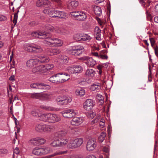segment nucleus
<instances>
[{
	"label": "nucleus",
	"mask_w": 158,
	"mask_h": 158,
	"mask_svg": "<svg viewBox=\"0 0 158 158\" xmlns=\"http://www.w3.org/2000/svg\"><path fill=\"white\" fill-rule=\"evenodd\" d=\"M99 56V58H100L102 59H107L108 58V56L106 55L100 54Z\"/></svg>",
	"instance_id": "680f3d73"
},
{
	"label": "nucleus",
	"mask_w": 158,
	"mask_h": 158,
	"mask_svg": "<svg viewBox=\"0 0 158 158\" xmlns=\"http://www.w3.org/2000/svg\"><path fill=\"white\" fill-rule=\"evenodd\" d=\"M79 2L75 0L71 1L68 3L67 7L69 9H73L76 8L78 6Z\"/></svg>",
	"instance_id": "6ab92c4d"
},
{
	"label": "nucleus",
	"mask_w": 158,
	"mask_h": 158,
	"mask_svg": "<svg viewBox=\"0 0 158 158\" xmlns=\"http://www.w3.org/2000/svg\"><path fill=\"white\" fill-rule=\"evenodd\" d=\"M41 93H32L30 94V97L33 98L41 100Z\"/></svg>",
	"instance_id": "4c0bfd02"
},
{
	"label": "nucleus",
	"mask_w": 158,
	"mask_h": 158,
	"mask_svg": "<svg viewBox=\"0 0 158 158\" xmlns=\"http://www.w3.org/2000/svg\"><path fill=\"white\" fill-rule=\"evenodd\" d=\"M61 118L60 116L57 114H49V123H54L60 121Z\"/></svg>",
	"instance_id": "9b49d317"
},
{
	"label": "nucleus",
	"mask_w": 158,
	"mask_h": 158,
	"mask_svg": "<svg viewBox=\"0 0 158 158\" xmlns=\"http://www.w3.org/2000/svg\"><path fill=\"white\" fill-rule=\"evenodd\" d=\"M149 71H150V73H149L148 76V81L150 82L152 81V77H151V72L150 70V66H149Z\"/></svg>",
	"instance_id": "0e129e2a"
},
{
	"label": "nucleus",
	"mask_w": 158,
	"mask_h": 158,
	"mask_svg": "<svg viewBox=\"0 0 158 158\" xmlns=\"http://www.w3.org/2000/svg\"><path fill=\"white\" fill-rule=\"evenodd\" d=\"M101 88V84L97 83L94 84L92 85L90 87V89L93 91H98Z\"/></svg>",
	"instance_id": "c85d7f7f"
},
{
	"label": "nucleus",
	"mask_w": 158,
	"mask_h": 158,
	"mask_svg": "<svg viewBox=\"0 0 158 158\" xmlns=\"http://www.w3.org/2000/svg\"><path fill=\"white\" fill-rule=\"evenodd\" d=\"M82 34H75L73 36L74 39L76 41H82Z\"/></svg>",
	"instance_id": "58836bf2"
},
{
	"label": "nucleus",
	"mask_w": 158,
	"mask_h": 158,
	"mask_svg": "<svg viewBox=\"0 0 158 158\" xmlns=\"http://www.w3.org/2000/svg\"><path fill=\"white\" fill-rule=\"evenodd\" d=\"M82 122L83 120L82 118L75 117L73 118L71 121V123L72 125L78 126Z\"/></svg>",
	"instance_id": "a211bd4d"
},
{
	"label": "nucleus",
	"mask_w": 158,
	"mask_h": 158,
	"mask_svg": "<svg viewBox=\"0 0 158 158\" xmlns=\"http://www.w3.org/2000/svg\"><path fill=\"white\" fill-rule=\"evenodd\" d=\"M87 16L85 13L83 12L80 11L77 20L80 21H83L85 20Z\"/></svg>",
	"instance_id": "bb28decb"
},
{
	"label": "nucleus",
	"mask_w": 158,
	"mask_h": 158,
	"mask_svg": "<svg viewBox=\"0 0 158 158\" xmlns=\"http://www.w3.org/2000/svg\"><path fill=\"white\" fill-rule=\"evenodd\" d=\"M75 73L81 72L82 71V68L80 65L74 66Z\"/></svg>",
	"instance_id": "ea45409f"
},
{
	"label": "nucleus",
	"mask_w": 158,
	"mask_h": 158,
	"mask_svg": "<svg viewBox=\"0 0 158 158\" xmlns=\"http://www.w3.org/2000/svg\"><path fill=\"white\" fill-rule=\"evenodd\" d=\"M60 74V83L65 82L69 79V77L68 74H63L62 73Z\"/></svg>",
	"instance_id": "5701e85b"
},
{
	"label": "nucleus",
	"mask_w": 158,
	"mask_h": 158,
	"mask_svg": "<svg viewBox=\"0 0 158 158\" xmlns=\"http://www.w3.org/2000/svg\"><path fill=\"white\" fill-rule=\"evenodd\" d=\"M83 139L81 138H76L72 139L67 145V147L71 149H74L79 147L83 143Z\"/></svg>",
	"instance_id": "7ed1b4c3"
},
{
	"label": "nucleus",
	"mask_w": 158,
	"mask_h": 158,
	"mask_svg": "<svg viewBox=\"0 0 158 158\" xmlns=\"http://www.w3.org/2000/svg\"><path fill=\"white\" fill-rule=\"evenodd\" d=\"M149 40L150 41L151 46L153 48L154 47V46L155 43V40L153 38H150Z\"/></svg>",
	"instance_id": "6e6d98bb"
},
{
	"label": "nucleus",
	"mask_w": 158,
	"mask_h": 158,
	"mask_svg": "<svg viewBox=\"0 0 158 158\" xmlns=\"http://www.w3.org/2000/svg\"><path fill=\"white\" fill-rule=\"evenodd\" d=\"M41 100H44L50 98L51 96L49 94L46 93H41Z\"/></svg>",
	"instance_id": "e433bc0d"
},
{
	"label": "nucleus",
	"mask_w": 158,
	"mask_h": 158,
	"mask_svg": "<svg viewBox=\"0 0 158 158\" xmlns=\"http://www.w3.org/2000/svg\"><path fill=\"white\" fill-rule=\"evenodd\" d=\"M82 41H86L91 40V37L88 35L85 34L82 35Z\"/></svg>",
	"instance_id": "a18cd8bd"
},
{
	"label": "nucleus",
	"mask_w": 158,
	"mask_h": 158,
	"mask_svg": "<svg viewBox=\"0 0 158 158\" xmlns=\"http://www.w3.org/2000/svg\"><path fill=\"white\" fill-rule=\"evenodd\" d=\"M30 86L32 88L43 90L48 89L50 88V87L49 85L41 83L32 84Z\"/></svg>",
	"instance_id": "0eeeda50"
},
{
	"label": "nucleus",
	"mask_w": 158,
	"mask_h": 158,
	"mask_svg": "<svg viewBox=\"0 0 158 158\" xmlns=\"http://www.w3.org/2000/svg\"><path fill=\"white\" fill-rule=\"evenodd\" d=\"M68 141L67 139H61L59 140V144L60 146H63L68 143Z\"/></svg>",
	"instance_id": "de8ad7c7"
},
{
	"label": "nucleus",
	"mask_w": 158,
	"mask_h": 158,
	"mask_svg": "<svg viewBox=\"0 0 158 158\" xmlns=\"http://www.w3.org/2000/svg\"><path fill=\"white\" fill-rule=\"evenodd\" d=\"M92 7L94 13L97 16H100L102 14V10L101 8L98 6L93 5Z\"/></svg>",
	"instance_id": "393cba45"
},
{
	"label": "nucleus",
	"mask_w": 158,
	"mask_h": 158,
	"mask_svg": "<svg viewBox=\"0 0 158 158\" xmlns=\"http://www.w3.org/2000/svg\"><path fill=\"white\" fill-rule=\"evenodd\" d=\"M84 47L81 45H75L71 47L70 53L73 55L79 56L84 51Z\"/></svg>",
	"instance_id": "39448f33"
},
{
	"label": "nucleus",
	"mask_w": 158,
	"mask_h": 158,
	"mask_svg": "<svg viewBox=\"0 0 158 158\" xmlns=\"http://www.w3.org/2000/svg\"><path fill=\"white\" fill-rule=\"evenodd\" d=\"M60 50L57 48H48L46 50V52L47 54L50 56L57 55L60 53Z\"/></svg>",
	"instance_id": "4468645a"
},
{
	"label": "nucleus",
	"mask_w": 158,
	"mask_h": 158,
	"mask_svg": "<svg viewBox=\"0 0 158 158\" xmlns=\"http://www.w3.org/2000/svg\"><path fill=\"white\" fill-rule=\"evenodd\" d=\"M68 153V151L67 150L64 151H57L55 153L45 157H43V158H52V157L59 155H62L67 154Z\"/></svg>",
	"instance_id": "412c9836"
},
{
	"label": "nucleus",
	"mask_w": 158,
	"mask_h": 158,
	"mask_svg": "<svg viewBox=\"0 0 158 158\" xmlns=\"http://www.w3.org/2000/svg\"><path fill=\"white\" fill-rule=\"evenodd\" d=\"M43 150L42 148H40L39 147H36L34 148L32 151L33 154L36 155H44Z\"/></svg>",
	"instance_id": "aec40b11"
},
{
	"label": "nucleus",
	"mask_w": 158,
	"mask_h": 158,
	"mask_svg": "<svg viewBox=\"0 0 158 158\" xmlns=\"http://www.w3.org/2000/svg\"><path fill=\"white\" fill-rule=\"evenodd\" d=\"M72 98H66L63 99L60 101L59 102V105H66L72 101Z\"/></svg>",
	"instance_id": "cd10ccee"
},
{
	"label": "nucleus",
	"mask_w": 158,
	"mask_h": 158,
	"mask_svg": "<svg viewBox=\"0 0 158 158\" xmlns=\"http://www.w3.org/2000/svg\"><path fill=\"white\" fill-rule=\"evenodd\" d=\"M39 62V59L37 58L31 59L27 61L26 66L28 67L31 68L37 64Z\"/></svg>",
	"instance_id": "dca6fc26"
},
{
	"label": "nucleus",
	"mask_w": 158,
	"mask_h": 158,
	"mask_svg": "<svg viewBox=\"0 0 158 158\" xmlns=\"http://www.w3.org/2000/svg\"><path fill=\"white\" fill-rule=\"evenodd\" d=\"M48 30L50 31H53V28L52 27L49 26L47 27Z\"/></svg>",
	"instance_id": "774afa93"
},
{
	"label": "nucleus",
	"mask_w": 158,
	"mask_h": 158,
	"mask_svg": "<svg viewBox=\"0 0 158 158\" xmlns=\"http://www.w3.org/2000/svg\"><path fill=\"white\" fill-rule=\"evenodd\" d=\"M40 107L41 108L46 110L54 111L56 110L55 108L53 107L45 105H41L40 106Z\"/></svg>",
	"instance_id": "f704fd0d"
},
{
	"label": "nucleus",
	"mask_w": 158,
	"mask_h": 158,
	"mask_svg": "<svg viewBox=\"0 0 158 158\" xmlns=\"http://www.w3.org/2000/svg\"><path fill=\"white\" fill-rule=\"evenodd\" d=\"M51 3L48 0H38L36 2V6L37 7L42 6H49L50 5Z\"/></svg>",
	"instance_id": "2eb2a0df"
},
{
	"label": "nucleus",
	"mask_w": 158,
	"mask_h": 158,
	"mask_svg": "<svg viewBox=\"0 0 158 158\" xmlns=\"http://www.w3.org/2000/svg\"><path fill=\"white\" fill-rule=\"evenodd\" d=\"M55 126L52 124L40 123L37 124L35 127V130L40 132L50 133L55 129Z\"/></svg>",
	"instance_id": "f257e3e1"
},
{
	"label": "nucleus",
	"mask_w": 158,
	"mask_h": 158,
	"mask_svg": "<svg viewBox=\"0 0 158 158\" xmlns=\"http://www.w3.org/2000/svg\"><path fill=\"white\" fill-rule=\"evenodd\" d=\"M152 10L151 7L146 9V14L147 19L148 20H151L152 19Z\"/></svg>",
	"instance_id": "c9c22d12"
},
{
	"label": "nucleus",
	"mask_w": 158,
	"mask_h": 158,
	"mask_svg": "<svg viewBox=\"0 0 158 158\" xmlns=\"http://www.w3.org/2000/svg\"><path fill=\"white\" fill-rule=\"evenodd\" d=\"M19 12V10H18L17 12L15 13L14 15V18L13 20V23L15 24H16V23H17V19H18V14Z\"/></svg>",
	"instance_id": "603ef678"
},
{
	"label": "nucleus",
	"mask_w": 158,
	"mask_h": 158,
	"mask_svg": "<svg viewBox=\"0 0 158 158\" xmlns=\"http://www.w3.org/2000/svg\"><path fill=\"white\" fill-rule=\"evenodd\" d=\"M100 118V117L99 116L97 117L91 122V124H93L95 123H97L98 122Z\"/></svg>",
	"instance_id": "5fc2aeb1"
},
{
	"label": "nucleus",
	"mask_w": 158,
	"mask_h": 158,
	"mask_svg": "<svg viewBox=\"0 0 158 158\" xmlns=\"http://www.w3.org/2000/svg\"><path fill=\"white\" fill-rule=\"evenodd\" d=\"M38 58L39 59V62H48L49 60V58L46 56L40 55L38 56ZM38 59V58H37Z\"/></svg>",
	"instance_id": "473e14b6"
},
{
	"label": "nucleus",
	"mask_w": 158,
	"mask_h": 158,
	"mask_svg": "<svg viewBox=\"0 0 158 158\" xmlns=\"http://www.w3.org/2000/svg\"><path fill=\"white\" fill-rule=\"evenodd\" d=\"M50 113L41 114L39 119L41 121L49 123Z\"/></svg>",
	"instance_id": "4be33fe9"
},
{
	"label": "nucleus",
	"mask_w": 158,
	"mask_h": 158,
	"mask_svg": "<svg viewBox=\"0 0 158 158\" xmlns=\"http://www.w3.org/2000/svg\"><path fill=\"white\" fill-rule=\"evenodd\" d=\"M39 66H37L36 67H35L33 68L32 69V72L33 73H39Z\"/></svg>",
	"instance_id": "4d7b16f0"
},
{
	"label": "nucleus",
	"mask_w": 158,
	"mask_h": 158,
	"mask_svg": "<svg viewBox=\"0 0 158 158\" xmlns=\"http://www.w3.org/2000/svg\"><path fill=\"white\" fill-rule=\"evenodd\" d=\"M44 155L46 154L52 152V149L49 147L42 148Z\"/></svg>",
	"instance_id": "a19ab883"
},
{
	"label": "nucleus",
	"mask_w": 158,
	"mask_h": 158,
	"mask_svg": "<svg viewBox=\"0 0 158 158\" xmlns=\"http://www.w3.org/2000/svg\"><path fill=\"white\" fill-rule=\"evenodd\" d=\"M60 58L61 60L63 61V62L64 63H66L68 62L69 58L67 56H65L61 55L60 56Z\"/></svg>",
	"instance_id": "c03bdc74"
},
{
	"label": "nucleus",
	"mask_w": 158,
	"mask_h": 158,
	"mask_svg": "<svg viewBox=\"0 0 158 158\" xmlns=\"http://www.w3.org/2000/svg\"><path fill=\"white\" fill-rule=\"evenodd\" d=\"M96 115V113L94 112H90L87 114V116L89 118L92 119Z\"/></svg>",
	"instance_id": "3c124183"
},
{
	"label": "nucleus",
	"mask_w": 158,
	"mask_h": 158,
	"mask_svg": "<svg viewBox=\"0 0 158 158\" xmlns=\"http://www.w3.org/2000/svg\"><path fill=\"white\" fill-rule=\"evenodd\" d=\"M99 96L101 97V98H98V101L100 103V105H102L104 103L103 97L102 95H99Z\"/></svg>",
	"instance_id": "13d9d810"
},
{
	"label": "nucleus",
	"mask_w": 158,
	"mask_h": 158,
	"mask_svg": "<svg viewBox=\"0 0 158 158\" xmlns=\"http://www.w3.org/2000/svg\"><path fill=\"white\" fill-rule=\"evenodd\" d=\"M106 136V133L105 132H102L98 138L99 141L101 142H102L104 140Z\"/></svg>",
	"instance_id": "37998d69"
},
{
	"label": "nucleus",
	"mask_w": 158,
	"mask_h": 158,
	"mask_svg": "<svg viewBox=\"0 0 158 158\" xmlns=\"http://www.w3.org/2000/svg\"><path fill=\"white\" fill-rule=\"evenodd\" d=\"M77 113L76 110L73 109H67L61 112L63 116L66 118H71L75 116Z\"/></svg>",
	"instance_id": "6e6552de"
},
{
	"label": "nucleus",
	"mask_w": 158,
	"mask_h": 158,
	"mask_svg": "<svg viewBox=\"0 0 158 158\" xmlns=\"http://www.w3.org/2000/svg\"><path fill=\"white\" fill-rule=\"evenodd\" d=\"M60 73H58L53 76L49 78V81L53 83L60 84Z\"/></svg>",
	"instance_id": "f3484780"
},
{
	"label": "nucleus",
	"mask_w": 158,
	"mask_h": 158,
	"mask_svg": "<svg viewBox=\"0 0 158 158\" xmlns=\"http://www.w3.org/2000/svg\"><path fill=\"white\" fill-rule=\"evenodd\" d=\"M29 142L31 144L36 145L44 144L46 142V140L42 138L36 137L31 139Z\"/></svg>",
	"instance_id": "9d476101"
},
{
	"label": "nucleus",
	"mask_w": 158,
	"mask_h": 158,
	"mask_svg": "<svg viewBox=\"0 0 158 158\" xmlns=\"http://www.w3.org/2000/svg\"><path fill=\"white\" fill-rule=\"evenodd\" d=\"M101 30L98 27H96L94 30V34L97 35L96 39L99 40L101 39Z\"/></svg>",
	"instance_id": "2f4dec72"
},
{
	"label": "nucleus",
	"mask_w": 158,
	"mask_h": 158,
	"mask_svg": "<svg viewBox=\"0 0 158 158\" xmlns=\"http://www.w3.org/2000/svg\"><path fill=\"white\" fill-rule=\"evenodd\" d=\"M24 49L28 52H33V44H26L24 45Z\"/></svg>",
	"instance_id": "b1692460"
},
{
	"label": "nucleus",
	"mask_w": 158,
	"mask_h": 158,
	"mask_svg": "<svg viewBox=\"0 0 158 158\" xmlns=\"http://www.w3.org/2000/svg\"><path fill=\"white\" fill-rule=\"evenodd\" d=\"M19 148L18 147H16L15 149H14L13 151V156H14L15 154H19Z\"/></svg>",
	"instance_id": "bf43d9fd"
},
{
	"label": "nucleus",
	"mask_w": 158,
	"mask_h": 158,
	"mask_svg": "<svg viewBox=\"0 0 158 158\" xmlns=\"http://www.w3.org/2000/svg\"><path fill=\"white\" fill-rule=\"evenodd\" d=\"M97 146L96 140L95 138H91L87 142L86 145L87 150L89 151L94 150Z\"/></svg>",
	"instance_id": "1a4fd4ad"
},
{
	"label": "nucleus",
	"mask_w": 158,
	"mask_h": 158,
	"mask_svg": "<svg viewBox=\"0 0 158 158\" xmlns=\"http://www.w3.org/2000/svg\"><path fill=\"white\" fill-rule=\"evenodd\" d=\"M94 106L93 101L91 99H87L83 103V107L87 111L90 110Z\"/></svg>",
	"instance_id": "f8f14e48"
},
{
	"label": "nucleus",
	"mask_w": 158,
	"mask_h": 158,
	"mask_svg": "<svg viewBox=\"0 0 158 158\" xmlns=\"http://www.w3.org/2000/svg\"><path fill=\"white\" fill-rule=\"evenodd\" d=\"M41 114L40 113V110L38 109L33 110L31 112V114L33 116L39 118Z\"/></svg>",
	"instance_id": "7c9ffc66"
},
{
	"label": "nucleus",
	"mask_w": 158,
	"mask_h": 158,
	"mask_svg": "<svg viewBox=\"0 0 158 158\" xmlns=\"http://www.w3.org/2000/svg\"><path fill=\"white\" fill-rule=\"evenodd\" d=\"M31 35L35 38L45 39L51 36V35L49 33L45 32L43 31L33 32L31 33Z\"/></svg>",
	"instance_id": "423d86ee"
},
{
	"label": "nucleus",
	"mask_w": 158,
	"mask_h": 158,
	"mask_svg": "<svg viewBox=\"0 0 158 158\" xmlns=\"http://www.w3.org/2000/svg\"><path fill=\"white\" fill-rule=\"evenodd\" d=\"M45 72L49 70L52 69L54 67L53 64H47L44 65Z\"/></svg>",
	"instance_id": "49530a36"
},
{
	"label": "nucleus",
	"mask_w": 158,
	"mask_h": 158,
	"mask_svg": "<svg viewBox=\"0 0 158 158\" xmlns=\"http://www.w3.org/2000/svg\"><path fill=\"white\" fill-rule=\"evenodd\" d=\"M7 152V151L6 149H0V154H6Z\"/></svg>",
	"instance_id": "052dcab7"
},
{
	"label": "nucleus",
	"mask_w": 158,
	"mask_h": 158,
	"mask_svg": "<svg viewBox=\"0 0 158 158\" xmlns=\"http://www.w3.org/2000/svg\"><path fill=\"white\" fill-rule=\"evenodd\" d=\"M84 63L89 67L94 66L96 64V61L91 57L84 56L82 58Z\"/></svg>",
	"instance_id": "ddd939ff"
},
{
	"label": "nucleus",
	"mask_w": 158,
	"mask_h": 158,
	"mask_svg": "<svg viewBox=\"0 0 158 158\" xmlns=\"http://www.w3.org/2000/svg\"><path fill=\"white\" fill-rule=\"evenodd\" d=\"M67 70L69 73L71 74L75 73L74 66H71L68 67Z\"/></svg>",
	"instance_id": "09e8293b"
},
{
	"label": "nucleus",
	"mask_w": 158,
	"mask_h": 158,
	"mask_svg": "<svg viewBox=\"0 0 158 158\" xmlns=\"http://www.w3.org/2000/svg\"><path fill=\"white\" fill-rule=\"evenodd\" d=\"M96 74L95 71L93 69H87L85 73V75L89 77H94Z\"/></svg>",
	"instance_id": "a878e982"
},
{
	"label": "nucleus",
	"mask_w": 158,
	"mask_h": 158,
	"mask_svg": "<svg viewBox=\"0 0 158 158\" xmlns=\"http://www.w3.org/2000/svg\"><path fill=\"white\" fill-rule=\"evenodd\" d=\"M33 52L35 53H40L43 51V49L40 46L33 44Z\"/></svg>",
	"instance_id": "c756f323"
},
{
	"label": "nucleus",
	"mask_w": 158,
	"mask_h": 158,
	"mask_svg": "<svg viewBox=\"0 0 158 158\" xmlns=\"http://www.w3.org/2000/svg\"><path fill=\"white\" fill-rule=\"evenodd\" d=\"M50 37L46 39L44 43L47 44L50 46L53 47H59L63 43L61 40L55 38H50Z\"/></svg>",
	"instance_id": "20e7f679"
},
{
	"label": "nucleus",
	"mask_w": 158,
	"mask_h": 158,
	"mask_svg": "<svg viewBox=\"0 0 158 158\" xmlns=\"http://www.w3.org/2000/svg\"><path fill=\"white\" fill-rule=\"evenodd\" d=\"M6 19V17L0 14V21H5Z\"/></svg>",
	"instance_id": "e2e57ef3"
},
{
	"label": "nucleus",
	"mask_w": 158,
	"mask_h": 158,
	"mask_svg": "<svg viewBox=\"0 0 158 158\" xmlns=\"http://www.w3.org/2000/svg\"><path fill=\"white\" fill-rule=\"evenodd\" d=\"M85 158H96V157L94 155L91 154L88 155Z\"/></svg>",
	"instance_id": "338daca9"
},
{
	"label": "nucleus",
	"mask_w": 158,
	"mask_h": 158,
	"mask_svg": "<svg viewBox=\"0 0 158 158\" xmlns=\"http://www.w3.org/2000/svg\"><path fill=\"white\" fill-rule=\"evenodd\" d=\"M52 146L55 147H60L59 144V140L56 139L53 141L50 144Z\"/></svg>",
	"instance_id": "79ce46f5"
},
{
	"label": "nucleus",
	"mask_w": 158,
	"mask_h": 158,
	"mask_svg": "<svg viewBox=\"0 0 158 158\" xmlns=\"http://www.w3.org/2000/svg\"><path fill=\"white\" fill-rule=\"evenodd\" d=\"M63 98L61 96H59L56 98V101L58 104H59V102L61 100L63 99Z\"/></svg>",
	"instance_id": "69168bd1"
},
{
	"label": "nucleus",
	"mask_w": 158,
	"mask_h": 158,
	"mask_svg": "<svg viewBox=\"0 0 158 158\" xmlns=\"http://www.w3.org/2000/svg\"><path fill=\"white\" fill-rule=\"evenodd\" d=\"M85 90L80 87L77 89L76 91V94L77 95L82 96L85 94Z\"/></svg>",
	"instance_id": "72a5a7b5"
},
{
	"label": "nucleus",
	"mask_w": 158,
	"mask_h": 158,
	"mask_svg": "<svg viewBox=\"0 0 158 158\" xmlns=\"http://www.w3.org/2000/svg\"><path fill=\"white\" fill-rule=\"evenodd\" d=\"M39 73H41L45 72L44 65H40L39 66Z\"/></svg>",
	"instance_id": "864d4df0"
},
{
	"label": "nucleus",
	"mask_w": 158,
	"mask_h": 158,
	"mask_svg": "<svg viewBox=\"0 0 158 158\" xmlns=\"http://www.w3.org/2000/svg\"><path fill=\"white\" fill-rule=\"evenodd\" d=\"M43 12L45 14H48L52 17L63 18L65 15L64 12L59 10H54L49 9H46L43 11Z\"/></svg>",
	"instance_id": "f03ea898"
},
{
	"label": "nucleus",
	"mask_w": 158,
	"mask_h": 158,
	"mask_svg": "<svg viewBox=\"0 0 158 158\" xmlns=\"http://www.w3.org/2000/svg\"><path fill=\"white\" fill-rule=\"evenodd\" d=\"M80 12V11H73L71 12L70 14L71 16H73L75 18H76V19H77Z\"/></svg>",
	"instance_id": "8fccbe9b"
}]
</instances>
